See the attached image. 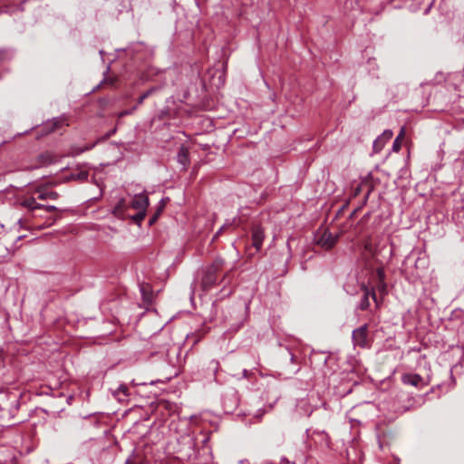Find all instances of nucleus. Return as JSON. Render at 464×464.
<instances>
[{
    "instance_id": "nucleus-6",
    "label": "nucleus",
    "mask_w": 464,
    "mask_h": 464,
    "mask_svg": "<svg viewBox=\"0 0 464 464\" xmlns=\"http://www.w3.org/2000/svg\"><path fill=\"white\" fill-rule=\"evenodd\" d=\"M149 206V197L146 193L136 194L130 203V207L137 211H146Z\"/></svg>"
},
{
    "instance_id": "nucleus-27",
    "label": "nucleus",
    "mask_w": 464,
    "mask_h": 464,
    "mask_svg": "<svg viewBox=\"0 0 464 464\" xmlns=\"http://www.w3.org/2000/svg\"><path fill=\"white\" fill-rule=\"evenodd\" d=\"M42 209H45L47 212H53L55 211L57 208L56 207L54 206H45L42 208Z\"/></svg>"
},
{
    "instance_id": "nucleus-7",
    "label": "nucleus",
    "mask_w": 464,
    "mask_h": 464,
    "mask_svg": "<svg viewBox=\"0 0 464 464\" xmlns=\"http://www.w3.org/2000/svg\"><path fill=\"white\" fill-rule=\"evenodd\" d=\"M265 238V232L263 227L260 226H255L252 228V243L254 247L259 251L262 247L263 241Z\"/></svg>"
},
{
    "instance_id": "nucleus-29",
    "label": "nucleus",
    "mask_w": 464,
    "mask_h": 464,
    "mask_svg": "<svg viewBox=\"0 0 464 464\" xmlns=\"http://www.w3.org/2000/svg\"><path fill=\"white\" fill-rule=\"evenodd\" d=\"M219 234H221L220 230L216 234V237H218Z\"/></svg>"
},
{
    "instance_id": "nucleus-17",
    "label": "nucleus",
    "mask_w": 464,
    "mask_h": 464,
    "mask_svg": "<svg viewBox=\"0 0 464 464\" xmlns=\"http://www.w3.org/2000/svg\"><path fill=\"white\" fill-rule=\"evenodd\" d=\"M89 172L87 170H80L77 173H72L71 179L74 180L85 181L87 180Z\"/></svg>"
},
{
    "instance_id": "nucleus-5",
    "label": "nucleus",
    "mask_w": 464,
    "mask_h": 464,
    "mask_svg": "<svg viewBox=\"0 0 464 464\" xmlns=\"http://www.w3.org/2000/svg\"><path fill=\"white\" fill-rule=\"evenodd\" d=\"M401 382L405 385H411L419 389H421L425 385H427V383L424 382L423 377L418 373H403L401 375Z\"/></svg>"
},
{
    "instance_id": "nucleus-25",
    "label": "nucleus",
    "mask_w": 464,
    "mask_h": 464,
    "mask_svg": "<svg viewBox=\"0 0 464 464\" xmlns=\"http://www.w3.org/2000/svg\"><path fill=\"white\" fill-rule=\"evenodd\" d=\"M137 109V106L132 107L130 110L122 111L118 113V118H122L126 115L133 113Z\"/></svg>"
},
{
    "instance_id": "nucleus-13",
    "label": "nucleus",
    "mask_w": 464,
    "mask_h": 464,
    "mask_svg": "<svg viewBox=\"0 0 464 464\" xmlns=\"http://www.w3.org/2000/svg\"><path fill=\"white\" fill-rule=\"evenodd\" d=\"M406 134V129L405 127H401L399 134L395 138L393 144H392V150L394 152H399L401 148V140L404 139Z\"/></svg>"
},
{
    "instance_id": "nucleus-28",
    "label": "nucleus",
    "mask_w": 464,
    "mask_h": 464,
    "mask_svg": "<svg viewBox=\"0 0 464 464\" xmlns=\"http://www.w3.org/2000/svg\"><path fill=\"white\" fill-rule=\"evenodd\" d=\"M210 364L212 365L214 372H217L219 367V362L217 361H212Z\"/></svg>"
},
{
    "instance_id": "nucleus-9",
    "label": "nucleus",
    "mask_w": 464,
    "mask_h": 464,
    "mask_svg": "<svg viewBox=\"0 0 464 464\" xmlns=\"http://www.w3.org/2000/svg\"><path fill=\"white\" fill-rule=\"evenodd\" d=\"M18 205L24 208H26L30 211H34L36 209H42L44 205L37 203L36 199L34 197L25 198L21 199Z\"/></svg>"
},
{
    "instance_id": "nucleus-15",
    "label": "nucleus",
    "mask_w": 464,
    "mask_h": 464,
    "mask_svg": "<svg viewBox=\"0 0 464 464\" xmlns=\"http://www.w3.org/2000/svg\"><path fill=\"white\" fill-rule=\"evenodd\" d=\"M52 162L51 155L48 153L41 154L37 157V163L32 167V169L41 168L43 166L48 165Z\"/></svg>"
},
{
    "instance_id": "nucleus-26",
    "label": "nucleus",
    "mask_w": 464,
    "mask_h": 464,
    "mask_svg": "<svg viewBox=\"0 0 464 464\" xmlns=\"http://www.w3.org/2000/svg\"><path fill=\"white\" fill-rule=\"evenodd\" d=\"M93 146H94V144L90 145V146H85L84 148H81V149H79V148L74 149V152H73V153H74V154H80V153H82V152H84V151H86V150H89L92 149V148H93Z\"/></svg>"
},
{
    "instance_id": "nucleus-4",
    "label": "nucleus",
    "mask_w": 464,
    "mask_h": 464,
    "mask_svg": "<svg viewBox=\"0 0 464 464\" xmlns=\"http://www.w3.org/2000/svg\"><path fill=\"white\" fill-rule=\"evenodd\" d=\"M362 290L363 292V295H362V297L361 299V302H360V304L358 305V308L360 310H362V311L367 310L370 307V301H369V297L370 296L374 301V303L376 304V307L379 308L380 307V302L377 299V296H376L374 289L373 288H369L368 286L362 285Z\"/></svg>"
},
{
    "instance_id": "nucleus-24",
    "label": "nucleus",
    "mask_w": 464,
    "mask_h": 464,
    "mask_svg": "<svg viewBox=\"0 0 464 464\" xmlns=\"http://www.w3.org/2000/svg\"><path fill=\"white\" fill-rule=\"evenodd\" d=\"M145 216H146V211H138L133 217L132 218L140 223L141 222L144 218H145Z\"/></svg>"
},
{
    "instance_id": "nucleus-10",
    "label": "nucleus",
    "mask_w": 464,
    "mask_h": 464,
    "mask_svg": "<svg viewBox=\"0 0 464 464\" xmlns=\"http://www.w3.org/2000/svg\"><path fill=\"white\" fill-rule=\"evenodd\" d=\"M112 394L119 401H128L130 395L129 387L125 384H121L118 389L113 392Z\"/></svg>"
},
{
    "instance_id": "nucleus-12",
    "label": "nucleus",
    "mask_w": 464,
    "mask_h": 464,
    "mask_svg": "<svg viewBox=\"0 0 464 464\" xmlns=\"http://www.w3.org/2000/svg\"><path fill=\"white\" fill-rule=\"evenodd\" d=\"M127 204L124 198H121L116 206L114 207L112 213L114 216L118 218H122L124 216V213L127 209Z\"/></svg>"
},
{
    "instance_id": "nucleus-20",
    "label": "nucleus",
    "mask_w": 464,
    "mask_h": 464,
    "mask_svg": "<svg viewBox=\"0 0 464 464\" xmlns=\"http://www.w3.org/2000/svg\"><path fill=\"white\" fill-rule=\"evenodd\" d=\"M393 136V132L391 130H385L381 136L378 138L383 142L387 143Z\"/></svg>"
},
{
    "instance_id": "nucleus-8",
    "label": "nucleus",
    "mask_w": 464,
    "mask_h": 464,
    "mask_svg": "<svg viewBox=\"0 0 464 464\" xmlns=\"http://www.w3.org/2000/svg\"><path fill=\"white\" fill-rule=\"evenodd\" d=\"M337 237L325 230L317 239V244L324 249H331L335 245Z\"/></svg>"
},
{
    "instance_id": "nucleus-14",
    "label": "nucleus",
    "mask_w": 464,
    "mask_h": 464,
    "mask_svg": "<svg viewBox=\"0 0 464 464\" xmlns=\"http://www.w3.org/2000/svg\"><path fill=\"white\" fill-rule=\"evenodd\" d=\"M36 192L39 193L38 195V198L41 199V200H45V199H57L59 195L57 192L55 191H44L42 189V188H36Z\"/></svg>"
},
{
    "instance_id": "nucleus-23",
    "label": "nucleus",
    "mask_w": 464,
    "mask_h": 464,
    "mask_svg": "<svg viewBox=\"0 0 464 464\" xmlns=\"http://www.w3.org/2000/svg\"><path fill=\"white\" fill-rule=\"evenodd\" d=\"M165 207V202L163 200H161L160 202V207L159 208V209L156 211V213L153 215V217L150 219V224L152 225L156 220L157 218H159V216L160 215L163 208Z\"/></svg>"
},
{
    "instance_id": "nucleus-22",
    "label": "nucleus",
    "mask_w": 464,
    "mask_h": 464,
    "mask_svg": "<svg viewBox=\"0 0 464 464\" xmlns=\"http://www.w3.org/2000/svg\"><path fill=\"white\" fill-rule=\"evenodd\" d=\"M155 90H156L155 88H151V89L148 90L147 92H145L143 94H141V95L139 97L138 101H137V104H138V105L142 104V102H144V100H145L147 97H149L150 94H152V93L155 92Z\"/></svg>"
},
{
    "instance_id": "nucleus-2",
    "label": "nucleus",
    "mask_w": 464,
    "mask_h": 464,
    "mask_svg": "<svg viewBox=\"0 0 464 464\" xmlns=\"http://www.w3.org/2000/svg\"><path fill=\"white\" fill-rule=\"evenodd\" d=\"M224 264V259L218 257L204 269L201 279V285L204 290H208L215 285L217 273L222 269Z\"/></svg>"
},
{
    "instance_id": "nucleus-11",
    "label": "nucleus",
    "mask_w": 464,
    "mask_h": 464,
    "mask_svg": "<svg viewBox=\"0 0 464 464\" xmlns=\"http://www.w3.org/2000/svg\"><path fill=\"white\" fill-rule=\"evenodd\" d=\"M189 152L188 148L181 146L178 153V161L186 169L189 165Z\"/></svg>"
},
{
    "instance_id": "nucleus-1",
    "label": "nucleus",
    "mask_w": 464,
    "mask_h": 464,
    "mask_svg": "<svg viewBox=\"0 0 464 464\" xmlns=\"http://www.w3.org/2000/svg\"><path fill=\"white\" fill-rule=\"evenodd\" d=\"M19 399L16 394L0 392V419L11 420L18 411Z\"/></svg>"
},
{
    "instance_id": "nucleus-3",
    "label": "nucleus",
    "mask_w": 464,
    "mask_h": 464,
    "mask_svg": "<svg viewBox=\"0 0 464 464\" xmlns=\"http://www.w3.org/2000/svg\"><path fill=\"white\" fill-rule=\"evenodd\" d=\"M352 337L355 346H359L361 348L369 347L368 324H363L361 327L354 329L353 331Z\"/></svg>"
},
{
    "instance_id": "nucleus-16",
    "label": "nucleus",
    "mask_w": 464,
    "mask_h": 464,
    "mask_svg": "<svg viewBox=\"0 0 464 464\" xmlns=\"http://www.w3.org/2000/svg\"><path fill=\"white\" fill-rule=\"evenodd\" d=\"M364 250L371 256H374L376 255V247L372 245L371 238L365 239L363 243Z\"/></svg>"
},
{
    "instance_id": "nucleus-18",
    "label": "nucleus",
    "mask_w": 464,
    "mask_h": 464,
    "mask_svg": "<svg viewBox=\"0 0 464 464\" xmlns=\"http://www.w3.org/2000/svg\"><path fill=\"white\" fill-rule=\"evenodd\" d=\"M63 124V120L60 119H54L53 121L46 124V128L49 130V131H54L61 128Z\"/></svg>"
},
{
    "instance_id": "nucleus-21",
    "label": "nucleus",
    "mask_w": 464,
    "mask_h": 464,
    "mask_svg": "<svg viewBox=\"0 0 464 464\" xmlns=\"http://www.w3.org/2000/svg\"><path fill=\"white\" fill-rule=\"evenodd\" d=\"M385 143H383L379 138H377L372 145L373 152L379 153L383 149Z\"/></svg>"
},
{
    "instance_id": "nucleus-19",
    "label": "nucleus",
    "mask_w": 464,
    "mask_h": 464,
    "mask_svg": "<svg viewBox=\"0 0 464 464\" xmlns=\"http://www.w3.org/2000/svg\"><path fill=\"white\" fill-rule=\"evenodd\" d=\"M377 274H378V276L380 278V285L378 286L379 288V291L382 292V293H385L386 291V285L384 283V272L382 269H378L377 270Z\"/></svg>"
}]
</instances>
